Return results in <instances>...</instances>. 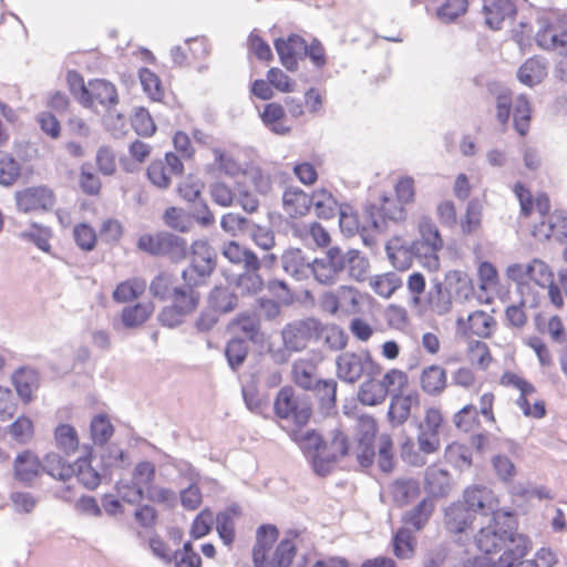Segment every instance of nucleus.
Masks as SVG:
<instances>
[{
  "mask_svg": "<svg viewBox=\"0 0 567 567\" xmlns=\"http://www.w3.org/2000/svg\"><path fill=\"white\" fill-rule=\"evenodd\" d=\"M488 517L474 536L482 555L467 556L463 550V567H515L532 549L528 536L517 532L518 520L513 511L497 509V501L485 486L466 487L463 491V533L473 526L476 516Z\"/></svg>",
  "mask_w": 567,
  "mask_h": 567,
  "instance_id": "obj_1",
  "label": "nucleus"
},
{
  "mask_svg": "<svg viewBox=\"0 0 567 567\" xmlns=\"http://www.w3.org/2000/svg\"><path fill=\"white\" fill-rule=\"evenodd\" d=\"M315 279L323 285L334 284L340 275L347 272L355 280H364L368 274L369 261L357 249L343 250L340 247H329L324 255L315 258Z\"/></svg>",
  "mask_w": 567,
  "mask_h": 567,
  "instance_id": "obj_2",
  "label": "nucleus"
},
{
  "mask_svg": "<svg viewBox=\"0 0 567 567\" xmlns=\"http://www.w3.org/2000/svg\"><path fill=\"white\" fill-rule=\"evenodd\" d=\"M188 265L183 269L181 277L198 290L206 287L217 268V251L207 239L194 240L188 246Z\"/></svg>",
  "mask_w": 567,
  "mask_h": 567,
  "instance_id": "obj_3",
  "label": "nucleus"
},
{
  "mask_svg": "<svg viewBox=\"0 0 567 567\" xmlns=\"http://www.w3.org/2000/svg\"><path fill=\"white\" fill-rule=\"evenodd\" d=\"M137 248L150 256L165 257L173 264L185 260L188 255L187 240L169 231L141 235Z\"/></svg>",
  "mask_w": 567,
  "mask_h": 567,
  "instance_id": "obj_4",
  "label": "nucleus"
},
{
  "mask_svg": "<svg viewBox=\"0 0 567 567\" xmlns=\"http://www.w3.org/2000/svg\"><path fill=\"white\" fill-rule=\"evenodd\" d=\"M539 25L536 34V44L547 51H558L567 56V16L549 11L537 18Z\"/></svg>",
  "mask_w": 567,
  "mask_h": 567,
  "instance_id": "obj_5",
  "label": "nucleus"
},
{
  "mask_svg": "<svg viewBox=\"0 0 567 567\" xmlns=\"http://www.w3.org/2000/svg\"><path fill=\"white\" fill-rule=\"evenodd\" d=\"M336 367L337 377L347 383H355L362 377H377L382 371L368 350L340 353L336 359Z\"/></svg>",
  "mask_w": 567,
  "mask_h": 567,
  "instance_id": "obj_6",
  "label": "nucleus"
},
{
  "mask_svg": "<svg viewBox=\"0 0 567 567\" xmlns=\"http://www.w3.org/2000/svg\"><path fill=\"white\" fill-rule=\"evenodd\" d=\"M275 415L284 421H291L292 427H305L311 415L312 409L307 399L297 395L292 386H282L274 401Z\"/></svg>",
  "mask_w": 567,
  "mask_h": 567,
  "instance_id": "obj_7",
  "label": "nucleus"
},
{
  "mask_svg": "<svg viewBox=\"0 0 567 567\" xmlns=\"http://www.w3.org/2000/svg\"><path fill=\"white\" fill-rule=\"evenodd\" d=\"M371 209L365 205L360 215L351 205L340 204L338 213L341 230L348 235L359 234L367 246H373L375 244L374 235L380 233V224L373 219Z\"/></svg>",
  "mask_w": 567,
  "mask_h": 567,
  "instance_id": "obj_8",
  "label": "nucleus"
},
{
  "mask_svg": "<svg viewBox=\"0 0 567 567\" xmlns=\"http://www.w3.org/2000/svg\"><path fill=\"white\" fill-rule=\"evenodd\" d=\"M323 331L322 323L315 318H306L288 323L282 330L285 347L301 351L311 341H318Z\"/></svg>",
  "mask_w": 567,
  "mask_h": 567,
  "instance_id": "obj_9",
  "label": "nucleus"
},
{
  "mask_svg": "<svg viewBox=\"0 0 567 567\" xmlns=\"http://www.w3.org/2000/svg\"><path fill=\"white\" fill-rule=\"evenodd\" d=\"M176 293L177 299L163 307L157 315L161 326L169 329L183 324L186 318L196 311L202 298L199 291L185 295L182 290H178Z\"/></svg>",
  "mask_w": 567,
  "mask_h": 567,
  "instance_id": "obj_10",
  "label": "nucleus"
},
{
  "mask_svg": "<svg viewBox=\"0 0 567 567\" xmlns=\"http://www.w3.org/2000/svg\"><path fill=\"white\" fill-rule=\"evenodd\" d=\"M331 434L332 437L329 442L323 440L320 461H315V473L321 477L328 476L333 471L336 463L349 452L347 435L340 430H334Z\"/></svg>",
  "mask_w": 567,
  "mask_h": 567,
  "instance_id": "obj_11",
  "label": "nucleus"
},
{
  "mask_svg": "<svg viewBox=\"0 0 567 567\" xmlns=\"http://www.w3.org/2000/svg\"><path fill=\"white\" fill-rule=\"evenodd\" d=\"M16 206L20 213L50 212L55 205V195L48 186H31L16 192Z\"/></svg>",
  "mask_w": 567,
  "mask_h": 567,
  "instance_id": "obj_12",
  "label": "nucleus"
},
{
  "mask_svg": "<svg viewBox=\"0 0 567 567\" xmlns=\"http://www.w3.org/2000/svg\"><path fill=\"white\" fill-rule=\"evenodd\" d=\"M461 281V272L454 271L446 275L443 282L435 281L429 291V303L431 309L442 316L452 309L453 297L461 291L458 282Z\"/></svg>",
  "mask_w": 567,
  "mask_h": 567,
  "instance_id": "obj_13",
  "label": "nucleus"
},
{
  "mask_svg": "<svg viewBox=\"0 0 567 567\" xmlns=\"http://www.w3.org/2000/svg\"><path fill=\"white\" fill-rule=\"evenodd\" d=\"M203 183L198 178L192 176L185 178L178 185L179 195L187 202L194 203V218L202 226H210L215 221L213 213L209 210L207 203L200 199Z\"/></svg>",
  "mask_w": 567,
  "mask_h": 567,
  "instance_id": "obj_14",
  "label": "nucleus"
},
{
  "mask_svg": "<svg viewBox=\"0 0 567 567\" xmlns=\"http://www.w3.org/2000/svg\"><path fill=\"white\" fill-rule=\"evenodd\" d=\"M274 47L286 70L296 72L299 68L298 61L305 59L306 40L299 34L291 33L287 38H277Z\"/></svg>",
  "mask_w": 567,
  "mask_h": 567,
  "instance_id": "obj_15",
  "label": "nucleus"
},
{
  "mask_svg": "<svg viewBox=\"0 0 567 567\" xmlns=\"http://www.w3.org/2000/svg\"><path fill=\"white\" fill-rule=\"evenodd\" d=\"M87 90V102L83 103L84 107L93 109L99 104L111 114L114 106L118 103L116 86L110 81L104 79L90 80Z\"/></svg>",
  "mask_w": 567,
  "mask_h": 567,
  "instance_id": "obj_16",
  "label": "nucleus"
},
{
  "mask_svg": "<svg viewBox=\"0 0 567 567\" xmlns=\"http://www.w3.org/2000/svg\"><path fill=\"white\" fill-rule=\"evenodd\" d=\"M288 434L298 444L315 471V461H320L321 457L323 437L316 430L303 431V427H291Z\"/></svg>",
  "mask_w": 567,
  "mask_h": 567,
  "instance_id": "obj_17",
  "label": "nucleus"
},
{
  "mask_svg": "<svg viewBox=\"0 0 567 567\" xmlns=\"http://www.w3.org/2000/svg\"><path fill=\"white\" fill-rule=\"evenodd\" d=\"M367 208H372L373 219L380 224V233L386 229L390 221L399 223L406 218L404 205L385 195L381 197L380 205L367 204Z\"/></svg>",
  "mask_w": 567,
  "mask_h": 567,
  "instance_id": "obj_18",
  "label": "nucleus"
},
{
  "mask_svg": "<svg viewBox=\"0 0 567 567\" xmlns=\"http://www.w3.org/2000/svg\"><path fill=\"white\" fill-rule=\"evenodd\" d=\"M485 24L491 30H501L506 19H514L517 14V7L513 0H488L482 7Z\"/></svg>",
  "mask_w": 567,
  "mask_h": 567,
  "instance_id": "obj_19",
  "label": "nucleus"
},
{
  "mask_svg": "<svg viewBox=\"0 0 567 567\" xmlns=\"http://www.w3.org/2000/svg\"><path fill=\"white\" fill-rule=\"evenodd\" d=\"M284 270L296 280H303L311 275L315 277V262L299 248H289L281 256Z\"/></svg>",
  "mask_w": 567,
  "mask_h": 567,
  "instance_id": "obj_20",
  "label": "nucleus"
},
{
  "mask_svg": "<svg viewBox=\"0 0 567 567\" xmlns=\"http://www.w3.org/2000/svg\"><path fill=\"white\" fill-rule=\"evenodd\" d=\"M182 290L185 295L194 293L198 290L188 286V282H184L181 286L175 285V278L169 272H159L153 278L150 285V292L154 298L161 301L175 300L177 299V291Z\"/></svg>",
  "mask_w": 567,
  "mask_h": 567,
  "instance_id": "obj_21",
  "label": "nucleus"
},
{
  "mask_svg": "<svg viewBox=\"0 0 567 567\" xmlns=\"http://www.w3.org/2000/svg\"><path fill=\"white\" fill-rule=\"evenodd\" d=\"M420 405V394L416 390L410 391L406 394L396 393L391 398L388 411V417L393 426L404 424L413 408Z\"/></svg>",
  "mask_w": 567,
  "mask_h": 567,
  "instance_id": "obj_22",
  "label": "nucleus"
},
{
  "mask_svg": "<svg viewBox=\"0 0 567 567\" xmlns=\"http://www.w3.org/2000/svg\"><path fill=\"white\" fill-rule=\"evenodd\" d=\"M279 536L278 528L272 524L260 525L256 532V543L252 548L255 567H267V557Z\"/></svg>",
  "mask_w": 567,
  "mask_h": 567,
  "instance_id": "obj_23",
  "label": "nucleus"
},
{
  "mask_svg": "<svg viewBox=\"0 0 567 567\" xmlns=\"http://www.w3.org/2000/svg\"><path fill=\"white\" fill-rule=\"evenodd\" d=\"M14 478L25 486L32 483L42 473V463L39 457L29 450L19 453L14 460Z\"/></svg>",
  "mask_w": 567,
  "mask_h": 567,
  "instance_id": "obj_24",
  "label": "nucleus"
},
{
  "mask_svg": "<svg viewBox=\"0 0 567 567\" xmlns=\"http://www.w3.org/2000/svg\"><path fill=\"white\" fill-rule=\"evenodd\" d=\"M421 240L413 243V249L419 256H431L440 250L443 240L436 225L430 218H422L419 225Z\"/></svg>",
  "mask_w": 567,
  "mask_h": 567,
  "instance_id": "obj_25",
  "label": "nucleus"
},
{
  "mask_svg": "<svg viewBox=\"0 0 567 567\" xmlns=\"http://www.w3.org/2000/svg\"><path fill=\"white\" fill-rule=\"evenodd\" d=\"M223 256L233 265L241 267L244 270H259L260 259L249 248L241 246L237 241H228L221 250Z\"/></svg>",
  "mask_w": 567,
  "mask_h": 567,
  "instance_id": "obj_26",
  "label": "nucleus"
},
{
  "mask_svg": "<svg viewBox=\"0 0 567 567\" xmlns=\"http://www.w3.org/2000/svg\"><path fill=\"white\" fill-rule=\"evenodd\" d=\"M299 535L296 529L287 530L286 536L277 544L271 559L267 560V567H291L297 555L295 540Z\"/></svg>",
  "mask_w": 567,
  "mask_h": 567,
  "instance_id": "obj_27",
  "label": "nucleus"
},
{
  "mask_svg": "<svg viewBox=\"0 0 567 567\" xmlns=\"http://www.w3.org/2000/svg\"><path fill=\"white\" fill-rule=\"evenodd\" d=\"M260 117L264 125L274 134L284 136L291 132V126L287 124L286 110L277 102L267 103Z\"/></svg>",
  "mask_w": 567,
  "mask_h": 567,
  "instance_id": "obj_28",
  "label": "nucleus"
},
{
  "mask_svg": "<svg viewBox=\"0 0 567 567\" xmlns=\"http://www.w3.org/2000/svg\"><path fill=\"white\" fill-rule=\"evenodd\" d=\"M547 76V63L539 56L528 58L517 71L519 82L528 87L543 82Z\"/></svg>",
  "mask_w": 567,
  "mask_h": 567,
  "instance_id": "obj_29",
  "label": "nucleus"
},
{
  "mask_svg": "<svg viewBox=\"0 0 567 567\" xmlns=\"http://www.w3.org/2000/svg\"><path fill=\"white\" fill-rule=\"evenodd\" d=\"M337 388L338 383L336 380L319 379L309 390L313 392L316 399L318 400L321 412L326 415H330L336 411Z\"/></svg>",
  "mask_w": 567,
  "mask_h": 567,
  "instance_id": "obj_30",
  "label": "nucleus"
},
{
  "mask_svg": "<svg viewBox=\"0 0 567 567\" xmlns=\"http://www.w3.org/2000/svg\"><path fill=\"white\" fill-rule=\"evenodd\" d=\"M312 194L308 195L299 187H287L282 195L285 210L291 216H305L311 209Z\"/></svg>",
  "mask_w": 567,
  "mask_h": 567,
  "instance_id": "obj_31",
  "label": "nucleus"
},
{
  "mask_svg": "<svg viewBox=\"0 0 567 567\" xmlns=\"http://www.w3.org/2000/svg\"><path fill=\"white\" fill-rule=\"evenodd\" d=\"M74 470L73 476H75L85 488L93 491L100 483L102 475L100 472L92 466V449L89 452L79 457L72 465Z\"/></svg>",
  "mask_w": 567,
  "mask_h": 567,
  "instance_id": "obj_32",
  "label": "nucleus"
},
{
  "mask_svg": "<svg viewBox=\"0 0 567 567\" xmlns=\"http://www.w3.org/2000/svg\"><path fill=\"white\" fill-rule=\"evenodd\" d=\"M207 303L209 310L214 313L224 315L236 309L238 305V297L228 287L216 286L210 290Z\"/></svg>",
  "mask_w": 567,
  "mask_h": 567,
  "instance_id": "obj_33",
  "label": "nucleus"
},
{
  "mask_svg": "<svg viewBox=\"0 0 567 567\" xmlns=\"http://www.w3.org/2000/svg\"><path fill=\"white\" fill-rule=\"evenodd\" d=\"M12 382L18 395L23 402L32 400V393L39 385V373L32 368H19L12 375Z\"/></svg>",
  "mask_w": 567,
  "mask_h": 567,
  "instance_id": "obj_34",
  "label": "nucleus"
},
{
  "mask_svg": "<svg viewBox=\"0 0 567 567\" xmlns=\"http://www.w3.org/2000/svg\"><path fill=\"white\" fill-rule=\"evenodd\" d=\"M389 492L393 503L398 507H403L419 497L421 489L417 481L413 478L395 480L390 486Z\"/></svg>",
  "mask_w": 567,
  "mask_h": 567,
  "instance_id": "obj_35",
  "label": "nucleus"
},
{
  "mask_svg": "<svg viewBox=\"0 0 567 567\" xmlns=\"http://www.w3.org/2000/svg\"><path fill=\"white\" fill-rule=\"evenodd\" d=\"M434 507V502L431 498H423L413 508L402 515V523L405 527L411 526L414 530L419 532L423 529L430 520Z\"/></svg>",
  "mask_w": 567,
  "mask_h": 567,
  "instance_id": "obj_36",
  "label": "nucleus"
},
{
  "mask_svg": "<svg viewBox=\"0 0 567 567\" xmlns=\"http://www.w3.org/2000/svg\"><path fill=\"white\" fill-rule=\"evenodd\" d=\"M425 491L432 497H444L451 491L450 474L439 467H429L425 472Z\"/></svg>",
  "mask_w": 567,
  "mask_h": 567,
  "instance_id": "obj_37",
  "label": "nucleus"
},
{
  "mask_svg": "<svg viewBox=\"0 0 567 567\" xmlns=\"http://www.w3.org/2000/svg\"><path fill=\"white\" fill-rule=\"evenodd\" d=\"M495 320L483 310L473 311L463 320V336L471 333L481 338H488L492 334V327Z\"/></svg>",
  "mask_w": 567,
  "mask_h": 567,
  "instance_id": "obj_38",
  "label": "nucleus"
},
{
  "mask_svg": "<svg viewBox=\"0 0 567 567\" xmlns=\"http://www.w3.org/2000/svg\"><path fill=\"white\" fill-rule=\"evenodd\" d=\"M311 207L315 214L321 219H331L339 213L340 204L327 189H318L312 193Z\"/></svg>",
  "mask_w": 567,
  "mask_h": 567,
  "instance_id": "obj_39",
  "label": "nucleus"
},
{
  "mask_svg": "<svg viewBox=\"0 0 567 567\" xmlns=\"http://www.w3.org/2000/svg\"><path fill=\"white\" fill-rule=\"evenodd\" d=\"M386 396V390L383 389L380 380H377L375 377H367L358 391L359 401L369 406L383 403Z\"/></svg>",
  "mask_w": 567,
  "mask_h": 567,
  "instance_id": "obj_40",
  "label": "nucleus"
},
{
  "mask_svg": "<svg viewBox=\"0 0 567 567\" xmlns=\"http://www.w3.org/2000/svg\"><path fill=\"white\" fill-rule=\"evenodd\" d=\"M512 111L514 130L520 136H525L529 131L532 120L530 103L525 94H520L516 97Z\"/></svg>",
  "mask_w": 567,
  "mask_h": 567,
  "instance_id": "obj_41",
  "label": "nucleus"
},
{
  "mask_svg": "<svg viewBox=\"0 0 567 567\" xmlns=\"http://www.w3.org/2000/svg\"><path fill=\"white\" fill-rule=\"evenodd\" d=\"M422 390L431 395L441 393L446 386V373L440 365H430L421 374Z\"/></svg>",
  "mask_w": 567,
  "mask_h": 567,
  "instance_id": "obj_42",
  "label": "nucleus"
},
{
  "mask_svg": "<svg viewBox=\"0 0 567 567\" xmlns=\"http://www.w3.org/2000/svg\"><path fill=\"white\" fill-rule=\"evenodd\" d=\"M42 463V472L60 481H66L74 474L73 464H69L61 455L48 453Z\"/></svg>",
  "mask_w": 567,
  "mask_h": 567,
  "instance_id": "obj_43",
  "label": "nucleus"
},
{
  "mask_svg": "<svg viewBox=\"0 0 567 567\" xmlns=\"http://www.w3.org/2000/svg\"><path fill=\"white\" fill-rule=\"evenodd\" d=\"M239 514L237 506H229L216 515V530L219 538L226 546H230L235 540L234 516Z\"/></svg>",
  "mask_w": 567,
  "mask_h": 567,
  "instance_id": "obj_44",
  "label": "nucleus"
},
{
  "mask_svg": "<svg viewBox=\"0 0 567 567\" xmlns=\"http://www.w3.org/2000/svg\"><path fill=\"white\" fill-rule=\"evenodd\" d=\"M392 545L395 557L399 559H410L415 553L416 539L412 532L403 526L393 535Z\"/></svg>",
  "mask_w": 567,
  "mask_h": 567,
  "instance_id": "obj_45",
  "label": "nucleus"
},
{
  "mask_svg": "<svg viewBox=\"0 0 567 567\" xmlns=\"http://www.w3.org/2000/svg\"><path fill=\"white\" fill-rule=\"evenodd\" d=\"M21 175V164L12 154L0 151V185L10 187Z\"/></svg>",
  "mask_w": 567,
  "mask_h": 567,
  "instance_id": "obj_46",
  "label": "nucleus"
},
{
  "mask_svg": "<svg viewBox=\"0 0 567 567\" xmlns=\"http://www.w3.org/2000/svg\"><path fill=\"white\" fill-rule=\"evenodd\" d=\"M292 380L301 389L309 391L319 380L316 365L308 360H298L292 365Z\"/></svg>",
  "mask_w": 567,
  "mask_h": 567,
  "instance_id": "obj_47",
  "label": "nucleus"
},
{
  "mask_svg": "<svg viewBox=\"0 0 567 567\" xmlns=\"http://www.w3.org/2000/svg\"><path fill=\"white\" fill-rule=\"evenodd\" d=\"M220 227L234 237L245 236L254 228V221L240 214L227 213L221 217Z\"/></svg>",
  "mask_w": 567,
  "mask_h": 567,
  "instance_id": "obj_48",
  "label": "nucleus"
},
{
  "mask_svg": "<svg viewBox=\"0 0 567 567\" xmlns=\"http://www.w3.org/2000/svg\"><path fill=\"white\" fill-rule=\"evenodd\" d=\"M483 203L480 198H472L467 202L463 215V235L476 234L482 228Z\"/></svg>",
  "mask_w": 567,
  "mask_h": 567,
  "instance_id": "obj_49",
  "label": "nucleus"
},
{
  "mask_svg": "<svg viewBox=\"0 0 567 567\" xmlns=\"http://www.w3.org/2000/svg\"><path fill=\"white\" fill-rule=\"evenodd\" d=\"M249 347L246 340L240 338L230 339L225 347V357L229 368L236 372L247 359Z\"/></svg>",
  "mask_w": 567,
  "mask_h": 567,
  "instance_id": "obj_50",
  "label": "nucleus"
},
{
  "mask_svg": "<svg viewBox=\"0 0 567 567\" xmlns=\"http://www.w3.org/2000/svg\"><path fill=\"white\" fill-rule=\"evenodd\" d=\"M54 440L56 447L66 455L74 453L79 447L78 432L70 424H59L54 430Z\"/></svg>",
  "mask_w": 567,
  "mask_h": 567,
  "instance_id": "obj_51",
  "label": "nucleus"
},
{
  "mask_svg": "<svg viewBox=\"0 0 567 567\" xmlns=\"http://www.w3.org/2000/svg\"><path fill=\"white\" fill-rule=\"evenodd\" d=\"M385 250L393 267L401 271L409 269L412 265L413 257L419 256L415 249H413V245L406 248L404 246L396 247L393 243H389Z\"/></svg>",
  "mask_w": 567,
  "mask_h": 567,
  "instance_id": "obj_52",
  "label": "nucleus"
},
{
  "mask_svg": "<svg viewBox=\"0 0 567 567\" xmlns=\"http://www.w3.org/2000/svg\"><path fill=\"white\" fill-rule=\"evenodd\" d=\"M468 361L478 370H486L492 361L488 346L480 340H472L467 344Z\"/></svg>",
  "mask_w": 567,
  "mask_h": 567,
  "instance_id": "obj_53",
  "label": "nucleus"
},
{
  "mask_svg": "<svg viewBox=\"0 0 567 567\" xmlns=\"http://www.w3.org/2000/svg\"><path fill=\"white\" fill-rule=\"evenodd\" d=\"M337 291L339 296L340 313L358 315L361 312V295L357 289L349 286H341Z\"/></svg>",
  "mask_w": 567,
  "mask_h": 567,
  "instance_id": "obj_54",
  "label": "nucleus"
},
{
  "mask_svg": "<svg viewBox=\"0 0 567 567\" xmlns=\"http://www.w3.org/2000/svg\"><path fill=\"white\" fill-rule=\"evenodd\" d=\"M90 431L94 444L103 445L112 437L114 427L105 414H99L92 419Z\"/></svg>",
  "mask_w": 567,
  "mask_h": 567,
  "instance_id": "obj_55",
  "label": "nucleus"
},
{
  "mask_svg": "<svg viewBox=\"0 0 567 567\" xmlns=\"http://www.w3.org/2000/svg\"><path fill=\"white\" fill-rule=\"evenodd\" d=\"M525 272H527V278L539 287H546L548 284L554 281V275L549 266L537 258L527 264Z\"/></svg>",
  "mask_w": 567,
  "mask_h": 567,
  "instance_id": "obj_56",
  "label": "nucleus"
},
{
  "mask_svg": "<svg viewBox=\"0 0 567 567\" xmlns=\"http://www.w3.org/2000/svg\"><path fill=\"white\" fill-rule=\"evenodd\" d=\"M152 309L148 305L136 303L125 307L122 311V322L126 328H136L143 324L151 316Z\"/></svg>",
  "mask_w": 567,
  "mask_h": 567,
  "instance_id": "obj_57",
  "label": "nucleus"
},
{
  "mask_svg": "<svg viewBox=\"0 0 567 567\" xmlns=\"http://www.w3.org/2000/svg\"><path fill=\"white\" fill-rule=\"evenodd\" d=\"M383 389L386 390V395L391 398L396 393H403V389L408 386V374L399 369L389 370L380 380Z\"/></svg>",
  "mask_w": 567,
  "mask_h": 567,
  "instance_id": "obj_58",
  "label": "nucleus"
},
{
  "mask_svg": "<svg viewBox=\"0 0 567 567\" xmlns=\"http://www.w3.org/2000/svg\"><path fill=\"white\" fill-rule=\"evenodd\" d=\"M138 78L144 92L153 100L161 101L164 96L162 82L157 74L147 68L140 69Z\"/></svg>",
  "mask_w": 567,
  "mask_h": 567,
  "instance_id": "obj_59",
  "label": "nucleus"
},
{
  "mask_svg": "<svg viewBox=\"0 0 567 567\" xmlns=\"http://www.w3.org/2000/svg\"><path fill=\"white\" fill-rule=\"evenodd\" d=\"M163 219L167 227L181 233H187L192 227L189 215L178 207H168L164 212Z\"/></svg>",
  "mask_w": 567,
  "mask_h": 567,
  "instance_id": "obj_60",
  "label": "nucleus"
},
{
  "mask_svg": "<svg viewBox=\"0 0 567 567\" xmlns=\"http://www.w3.org/2000/svg\"><path fill=\"white\" fill-rule=\"evenodd\" d=\"M145 284L137 279H128L118 284L113 291V298L117 302H127L143 293Z\"/></svg>",
  "mask_w": 567,
  "mask_h": 567,
  "instance_id": "obj_61",
  "label": "nucleus"
},
{
  "mask_svg": "<svg viewBox=\"0 0 567 567\" xmlns=\"http://www.w3.org/2000/svg\"><path fill=\"white\" fill-rule=\"evenodd\" d=\"M132 127L140 136H151L156 131L155 123L150 114V112L144 107H138L135 110L132 120Z\"/></svg>",
  "mask_w": 567,
  "mask_h": 567,
  "instance_id": "obj_62",
  "label": "nucleus"
},
{
  "mask_svg": "<svg viewBox=\"0 0 567 567\" xmlns=\"http://www.w3.org/2000/svg\"><path fill=\"white\" fill-rule=\"evenodd\" d=\"M116 492L121 499L128 504H138L145 495L142 485H137L131 481H118L115 485Z\"/></svg>",
  "mask_w": 567,
  "mask_h": 567,
  "instance_id": "obj_63",
  "label": "nucleus"
},
{
  "mask_svg": "<svg viewBox=\"0 0 567 567\" xmlns=\"http://www.w3.org/2000/svg\"><path fill=\"white\" fill-rule=\"evenodd\" d=\"M209 194L215 204L221 207H229L234 204L236 193L224 182H214L209 186Z\"/></svg>",
  "mask_w": 567,
  "mask_h": 567,
  "instance_id": "obj_64",
  "label": "nucleus"
}]
</instances>
